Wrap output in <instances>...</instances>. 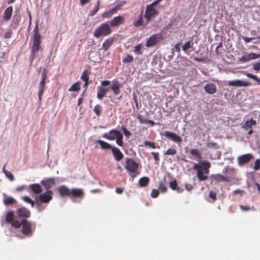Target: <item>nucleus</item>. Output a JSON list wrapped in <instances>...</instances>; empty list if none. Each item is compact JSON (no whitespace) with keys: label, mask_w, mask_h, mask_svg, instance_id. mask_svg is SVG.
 Returning <instances> with one entry per match:
<instances>
[{"label":"nucleus","mask_w":260,"mask_h":260,"mask_svg":"<svg viewBox=\"0 0 260 260\" xmlns=\"http://www.w3.org/2000/svg\"><path fill=\"white\" fill-rule=\"evenodd\" d=\"M5 219L6 222L10 224L13 228L19 229L21 227V222L14 219V212L13 211H10L6 214Z\"/></svg>","instance_id":"nucleus-8"},{"label":"nucleus","mask_w":260,"mask_h":260,"mask_svg":"<svg viewBox=\"0 0 260 260\" xmlns=\"http://www.w3.org/2000/svg\"><path fill=\"white\" fill-rule=\"evenodd\" d=\"M20 21V18L19 16H14L13 18L12 23L14 24L16 27L18 26Z\"/></svg>","instance_id":"nucleus-49"},{"label":"nucleus","mask_w":260,"mask_h":260,"mask_svg":"<svg viewBox=\"0 0 260 260\" xmlns=\"http://www.w3.org/2000/svg\"><path fill=\"white\" fill-rule=\"evenodd\" d=\"M254 38H249L247 37H242V39L246 42V43H249L251 42V41L253 39H254Z\"/></svg>","instance_id":"nucleus-62"},{"label":"nucleus","mask_w":260,"mask_h":260,"mask_svg":"<svg viewBox=\"0 0 260 260\" xmlns=\"http://www.w3.org/2000/svg\"><path fill=\"white\" fill-rule=\"evenodd\" d=\"M253 156L251 154H246L241 156H240L238 158V162L240 164H244L249 162Z\"/></svg>","instance_id":"nucleus-23"},{"label":"nucleus","mask_w":260,"mask_h":260,"mask_svg":"<svg viewBox=\"0 0 260 260\" xmlns=\"http://www.w3.org/2000/svg\"><path fill=\"white\" fill-rule=\"evenodd\" d=\"M190 153L192 156H196L197 159L202 158V154L197 149H191Z\"/></svg>","instance_id":"nucleus-35"},{"label":"nucleus","mask_w":260,"mask_h":260,"mask_svg":"<svg viewBox=\"0 0 260 260\" xmlns=\"http://www.w3.org/2000/svg\"><path fill=\"white\" fill-rule=\"evenodd\" d=\"M158 14V12L156 9L152 7V5H148L146 6L144 17L147 20V23H148L152 17H155Z\"/></svg>","instance_id":"nucleus-9"},{"label":"nucleus","mask_w":260,"mask_h":260,"mask_svg":"<svg viewBox=\"0 0 260 260\" xmlns=\"http://www.w3.org/2000/svg\"><path fill=\"white\" fill-rule=\"evenodd\" d=\"M244 74L247 77L252 79L255 81L257 82V84L260 85V78H258L256 76L253 75L250 73H247L246 72H244Z\"/></svg>","instance_id":"nucleus-37"},{"label":"nucleus","mask_w":260,"mask_h":260,"mask_svg":"<svg viewBox=\"0 0 260 260\" xmlns=\"http://www.w3.org/2000/svg\"><path fill=\"white\" fill-rule=\"evenodd\" d=\"M256 124V123L255 120L251 119L250 120H247L243 125L242 127L244 129H248V128H251L252 125H254Z\"/></svg>","instance_id":"nucleus-33"},{"label":"nucleus","mask_w":260,"mask_h":260,"mask_svg":"<svg viewBox=\"0 0 260 260\" xmlns=\"http://www.w3.org/2000/svg\"><path fill=\"white\" fill-rule=\"evenodd\" d=\"M117 132H120L119 131L116 130V129H111L110 130L109 133H106L103 134V137L107 139L108 140H115L118 136V134H117Z\"/></svg>","instance_id":"nucleus-19"},{"label":"nucleus","mask_w":260,"mask_h":260,"mask_svg":"<svg viewBox=\"0 0 260 260\" xmlns=\"http://www.w3.org/2000/svg\"><path fill=\"white\" fill-rule=\"evenodd\" d=\"M110 81L109 80H104L101 82V85L103 86H107L110 84Z\"/></svg>","instance_id":"nucleus-61"},{"label":"nucleus","mask_w":260,"mask_h":260,"mask_svg":"<svg viewBox=\"0 0 260 260\" xmlns=\"http://www.w3.org/2000/svg\"><path fill=\"white\" fill-rule=\"evenodd\" d=\"M111 150L115 159L117 161H120L123 158V154L119 148L113 146Z\"/></svg>","instance_id":"nucleus-22"},{"label":"nucleus","mask_w":260,"mask_h":260,"mask_svg":"<svg viewBox=\"0 0 260 260\" xmlns=\"http://www.w3.org/2000/svg\"><path fill=\"white\" fill-rule=\"evenodd\" d=\"M164 136L177 143H180L182 141V138L180 136L173 132L166 131L164 133Z\"/></svg>","instance_id":"nucleus-13"},{"label":"nucleus","mask_w":260,"mask_h":260,"mask_svg":"<svg viewBox=\"0 0 260 260\" xmlns=\"http://www.w3.org/2000/svg\"><path fill=\"white\" fill-rule=\"evenodd\" d=\"M41 36L39 32V25L37 23L33 30L32 45L31 46V60H34L35 54L41 50Z\"/></svg>","instance_id":"nucleus-2"},{"label":"nucleus","mask_w":260,"mask_h":260,"mask_svg":"<svg viewBox=\"0 0 260 260\" xmlns=\"http://www.w3.org/2000/svg\"><path fill=\"white\" fill-rule=\"evenodd\" d=\"M29 187L36 194H39L42 191L41 185L38 183L31 184L29 186Z\"/></svg>","instance_id":"nucleus-27"},{"label":"nucleus","mask_w":260,"mask_h":260,"mask_svg":"<svg viewBox=\"0 0 260 260\" xmlns=\"http://www.w3.org/2000/svg\"><path fill=\"white\" fill-rule=\"evenodd\" d=\"M84 196V192L81 188H72L71 189V198H82Z\"/></svg>","instance_id":"nucleus-16"},{"label":"nucleus","mask_w":260,"mask_h":260,"mask_svg":"<svg viewBox=\"0 0 260 260\" xmlns=\"http://www.w3.org/2000/svg\"><path fill=\"white\" fill-rule=\"evenodd\" d=\"M217 143H214V142H209V143H208L207 144V146L208 148H214V147H216L217 148Z\"/></svg>","instance_id":"nucleus-59"},{"label":"nucleus","mask_w":260,"mask_h":260,"mask_svg":"<svg viewBox=\"0 0 260 260\" xmlns=\"http://www.w3.org/2000/svg\"><path fill=\"white\" fill-rule=\"evenodd\" d=\"M16 213L18 217L28 218L30 216V212L25 207H21L17 209Z\"/></svg>","instance_id":"nucleus-15"},{"label":"nucleus","mask_w":260,"mask_h":260,"mask_svg":"<svg viewBox=\"0 0 260 260\" xmlns=\"http://www.w3.org/2000/svg\"><path fill=\"white\" fill-rule=\"evenodd\" d=\"M152 155L153 156V158L155 161H158L159 160V153L158 152H152Z\"/></svg>","instance_id":"nucleus-55"},{"label":"nucleus","mask_w":260,"mask_h":260,"mask_svg":"<svg viewBox=\"0 0 260 260\" xmlns=\"http://www.w3.org/2000/svg\"><path fill=\"white\" fill-rule=\"evenodd\" d=\"M124 17L119 15L113 18V19L108 22L110 27H116L124 23Z\"/></svg>","instance_id":"nucleus-11"},{"label":"nucleus","mask_w":260,"mask_h":260,"mask_svg":"<svg viewBox=\"0 0 260 260\" xmlns=\"http://www.w3.org/2000/svg\"><path fill=\"white\" fill-rule=\"evenodd\" d=\"M191 42L190 41L186 42L182 46V50L186 52L189 48H191Z\"/></svg>","instance_id":"nucleus-48"},{"label":"nucleus","mask_w":260,"mask_h":260,"mask_svg":"<svg viewBox=\"0 0 260 260\" xmlns=\"http://www.w3.org/2000/svg\"><path fill=\"white\" fill-rule=\"evenodd\" d=\"M228 85L230 86H248L250 85V83L246 81H242L240 80H236L234 81H230L228 82Z\"/></svg>","instance_id":"nucleus-17"},{"label":"nucleus","mask_w":260,"mask_h":260,"mask_svg":"<svg viewBox=\"0 0 260 260\" xmlns=\"http://www.w3.org/2000/svg\"><path fill=\"white\" fill-rule=\"evenodd\" d=\"M114 40V38H110L106 39L103 43V49L106 51H107L112 45Z\"/></svg>","instance_id":"nucleus-29"},{"label":"nucleus","mask_w":260,"mask_h":260,"mask_svg":"<svg viewBox=\"0 0 260 260\" xmlns=\"http://www.w3.org/2000/svg\"><path fill=\"white\" fill-rule=\"evenodd\" d=\"M3 172H4V173L5 174V175L11 180V181H13L14 180V176L13 175H12V174L8 171L7 170H6L5 169V166L3 167Z\"/></svg>","instance_id":"nucleus-42"},{"label":"nucleus","mask_w":260,"mask_h":260,"mask_svg":"<svg viewBox=\"0 0 260 260\" xmlns=\"http://www.w3.org/2000/svg\"><path fill=\"white\" fill-rule=\"evenodd\" d=\"M58 191L59 195L61 197L70 196L71 189L65 185H61L58 187Z\"/></svg>","instance_id":"nucleus-20"},{"label":"nucleus","mask_w":260,"mask_h":260,"mask_svg":"<svg viewBox=\"0 0 260 260\" xmlns=\"http://www.w3.org/2000/svg\"><path fill=\"white\" fill-rule=\"evenodd\" d=\"M94 112L96 115L99 117L101 115L102 111V107L100 105H96L93 109Z\"/></svg>","instance_id":"nucleus-40"},{"label":"nucleus","mask_w":260,"mask_h":260,"mask_svg":"<svg viewBox=\"0 0 260 260\" xmlns=\"http://www.w3.org/2000/svg\"><path fill=\"white\" fill-rule=\"evenodd\" d=\"M121 130L126 137H129L131 135V132L128 131L124 126L121 127Z\"/></svg>","instance_id":"nucleus-50"},{"label":"nucleus","mask_w":260,"mask_h":260,"mask_svg":"<svg viewBox=\"0 0 260 260\" xmlns=\"http://www.w3.org/2000/svg\"><path fill=\"white\" fill-rule=\"evenodd\" d=\"M260 169V159H257L255 160L254 163V169L257 170Z\"/></svg>","instance_id":"nucleus-53"},{"label":"nucleus","mask_w":260,"mask_h":260,"mask_svg":"<svg viewBox=\"0 0 260 260\" xmlns=\"http://www.w3.org/2000/svg\"><path fill=\"white\" fill-rule=\"evenodd\" d=\"M41 183L46 191L50 190V189L55 185V179L54 178H47L42 180Z\"/></svg>","instance_id":"nucleus-14"},{"label":"nucleus","mask_w":260,"mask_h":260,"mask_svg":"<svg viewBox=\"0 0 260 260\" xmlns=\"http://www.w3.org/2000/svg\"><path fill=\"white\" fill-rule=\"evenodd\" d=\"M81 79L84 82L88 81L89 76L88 74V71L87 70H85L83 72L81 77Z\"/></svg>","instance_id":"nucleus-46"},{"label":"nucleus","mask_w":260,"mask_h":260,"mask_svg":"<svg viewBox=\"0 0 260 260\" xmlns=\"http://www.w3.org/2000/svg\"><path fill=\"white\" fill-rule=\"evenodd\" d=\"M112 29L108 22L103 23L97 27L94 32L93 36L96 38L108 36L112 33Z\"/></svg>","instance_id":"nucleus-4"},{"label":"nucleus","mask_w":260,"mask_h":260,"mask_svg":"<svg viewBox=\"0 0 260 260\" xmlns=\"http://www.w3.org/2000/svg\"><path fill=\"white\" fill-rule=\"evenodd\" d=\"M118 134L117 137L115 139L116 140V143L119 146H122L123 142V135L121 132H117Z\"/></svg>","instance_id":"nucleus-36"},{"label":"nucleus","mask_w":260,"mask_h":260,"mask_svg":"<svg viewBox=\"0 0 260 260\" xmlns=\"http://www.w3.org/2000/svg\"><path fill=\"white\" fill-rule=\"evenodd\" d=\"M211 167L210 162L207 160L201 161L200 164H195L192 169L197 171V175L200 181L206 180Z\"/></svg>","instance_id":"nucleus-1"},{"label":"nucleus","mask_w":260,"mask_h":260,"mask_svg":"<svg viewBox=\"0 0 260 260\" xmlns=\"http://www.w3.org/2000/svg\"><path fill=\"white\" fill-rule=\"evenodd\" d=\"M143 24V11L141 12L138 20L133 22V25L136 27L141 26Z\"/></svg>","instance_id":"nucleus-34"},{"label":"nucleus","mask_w":260,"mask_h":260,"mask_svg":"<svg viewBox=\"0 0 260 260\" xmlns=\"http://www.w3.org/2000/svg\"><path fill=\"white\" fill-rule=\"evenodd\" d=\"M210 178L212 179V181H215L216 183H219L220 182H229L230 180L226 177L220 174H214L210 176Z\"/></svg>","instance_id":"nucleus-18"},{"label":"nucleus","mask_w":260,"mask_h":260,"mask_svg":"<svg viewBox=\"0 0 260 260\" xmlns=\"http://www.w3.org/2000/svg\"><path fill=\"white\" fill-rule=\"evenodd\" d=\"M159 192L156 189H153L151 190V197L153 198H157L158 196Z\"/></svg>","instance_id":"nucleus-51"},{"label":"nucleus","mask_w":260,"mask_h":260,"mask_svg":"<svg viewBox=\"0 0 260 260\" xmlns=\"http://www.w3.org/2000/svg\"><path fill=\"white\" fill-rule=\"evenodd\" d=\"M158 188L162 192H165L167 191L168 189L166 185L163 182H160L159 184Z\"/></svg>","instance_id":"nucleus-47"},{"label":"nucleus","mask_w":260,"mask_h":260,"mask_svg":"<svg viewBox=\"0 0 260 260\" xmlns=\"http://www.w3.org/2000/svg\"><path fill=\"white\" fill-rule=\"evenodd\" d=\"M111 13L110 12V11H107V12H104V13H103L102 14V17H104V18H109L111 16Z\"/></svg>","instance_id":"nucleus-60"},{"label":"nucleus","mask_w":260,"mask_h":260,"mask_svg":"<svg viewBox=\"0 0 260 260\" xmlns=\"http://www.w3.org/2000/svg\"><path fill=\"white\" fill-rule=\"evenodd\" d=\"M15 202V199L11 197H8L4 200V203L6 205H12Z\"/></svg>","instance_id":"nucleus-45"},{"label":"nucleus","mask_w":260,"mask_h":260,"mask_svg":"<svg viewBox=\"0 0 260 260\" xmlns=\"http://www.w3.org/2000/svg\"><path fill=\"white\" fill-rule=\"evenodd\" d=\"M252 69L255 71L260 70V62H255L253 64Z\"/></svg>","instance_id":"nucleus-54"},{"label":"nucleus","mask_w":260,"mask_h":260,"mask_svg":"<svg viewBox=\"0 0 260 260\" xmlns=\"http://www.w3.org/2000/svg\"><path fill=\"white\" fill-rule=\"evenodd\" d=\"M120 84L117 81H113L112 84L111 85L110 88L113 92L115 95H117L120 92Z\"/></svg>","instance_id":"nucleus-24"},{"label":"nucleus","mask_w":260,"mask_h":260,"mask_svg":"<svg viewBox=\"0 0 260 260\" xmlns=\"http://www.w3.org/2000/svg\"><path fill=\"white\" fill-rule=\"evenodd\" d=\"M53 198V192L51 190L46 191L35 198L36 204L40 205V203H48Z\"/></svg>","instance_id":"nucleus-6"},{"label":"nucleus","mask_w":260,"mask_h":260,"mask_svg":"<svg viewBox=\"0 0 260 260\" xmlns=\"http://www.w3.org/2000/svg\"><path fill=\"white\" fill-rule=\"evenodd\" d=\"M185 189L188 190L190 191L193 188V186L191 184H188L186 183L185 185Z\"/></svg>","instance_id":"nucleus-63"},{"label":"nucleus","mask_w":260,"mask_h":260,"mask_svg":"<svg viewBox=\"0 0 260 260\" xmlns=\"http://www.w3.org/2000/svg\"><path fill=\"white\" fill-rule=\"evenodd\" d=\"M97 143H99L102 149H111L113 146H112L110 144L101 140H98Z\"/></svg>","instance_id":"nucleus-30"},{"label":"nucleus","mask_w":260,"mask_h":260,"mask_svg":"<svg viewBox=\"0 0 260 260\" xmlns=\"http://www.w3.org/2000/svg\"><path fill=\"white\" fill-rule=\"evenodd\" d=\"M80 82H77L75 83L69 89V91H77L80 89Z\"/></svg>","instance_id":"nucleus-38"},{"label":"nucleus","mask_w":260,"mask_h":260,"mask_svg":"<svg viewBox=\"0 0 260 260\" xmlns=\"http://www.w3.org/2000/svg\"><path fill=\"white\" fill-rule=\"evenodd\" d=\"M134 61L133 56L129 54H126V56L122 59V61L124 63H131Z\"/></svg>","instance_id":"nucleus-41"},{"label":"nucleus","mask_w":260,"mask_h":260,"mask_svg":"<svg viewBox=\"0 0 260 260\" xmlns=\"http://www.w3.org/2000/svg\"><path fill=\"white\" fill-rule=\"evenodd\" d=\"M13 8L12 6H9L4 11L3 19L5 21H9L12 17Z\"/></svg>","instance_id":"nucleus-21"},{"label":"nucleus","mask_w":260,"mask_h":260,"mask_svg":"<svg viewBox=\"0 0 260 260\" xmlns=\"http://www.w3.org/2000/svg\"><path fill=\"white\" fill-rule=\"evenodd\" d=\"M144 144L146 146H149L151 148L155 149L156 148L155 143L154 142L146 141H145Z\"/></svg>","instance_id":"nucleus-52"},{"label":"nucleus","mask_w":260,"mask_h":260,"mask_svg":"<svg viewBox=\"0 0 260 260\" xmlns=\"http://www.w3.org/2000/svg\"><path fill=\"white\" fill-rule=\"evenodd\" d=\"M139 164L133 158H127L126 159L125 168L133 178L139 174Z\"/></svg>","instance_id":"nucleus-3"},{"label":"nucleus","mask_w":260,"mask_h":260,"mask_svg":"<svg viewBox=\"0 0 260 260\" xmlns=\"http://www.w3.org/2000/svg\"><path fill=\"white\" fill-rule=\"evenodd\" d=\"M120 6L118 5L116 6L115 7L112 8L109 11L111 13V15H113V14H115L117 12L118 9L120 8Z\"/></svg>","instance_id":"nucleus-58"},{"label":"nucleus","mask_w":260,"mask_h":260,"mask_svg":"<svg viewBox=\"0 0 260 260\" xmlns=\"http://www.w3.org/2000/svg\"><path fill=\"white\" fill-rule=\"evenodd\" d=\"M204 89L207 93L211 94L215 93L217 90L216 85L212 83L205 85Z\"/></svg>","instance_id":"nucleus-26"},{"label":"nucleus","mask_w":260,"mask_h":260,"mask_svg":"<svg viewBox=\"0 0 260 260\" xmlns=\"http://www.w3.org/2000/svg\"><path fill=\"white\" fill-rule=\"evenodd\" d=\"M150 181V179L148 177H143L141 178L139 181L140 187H143L146 186Z\"/></svg>","instance_id":"nucleus-32"},{"label":"nucleus","mask_w":260,"mask_h":260,"mask_svg":"<svg viewBox=\"0 0 260 260\" xmlns=\"http://www.w3.org/2000/svg\"><path fill=\"white\" fill-rule=\"evenodd\" d=\"M98 89L97 98L100 100H102L106 96L107 93L109 91L108 88H105L102 86H99L98 87Z\"/></svg>","instance_id":"nucleus-25"},{"label":"nucleus","mask_w":260,"mask_h":260,"mask_svg":"<svg viewBox=\"0 0 260 260\" xmlns=\"http://www.w3.org/2000/svg\"><path fill=\"white\" fill-rule=\"evenodd\" d=\"M169 186L172 190H176L178 193H181L184 190L183 188H180L178 186L177 182L176 180L170 182Z\"/></svg>","instance_id":"nucleus-28"},{"label":"nucleus","mask_w":260,"mask_h":260,"mask_svg":"<svg viewBox=\"0 0 260 260\" xmlns=\"http://www.w3.org/2000/svg\"><path fill=\"white\" fill-rule=\"evenodd\" d=\"M209 197L213 200V201H215L216 200V193L213 191H210L209 192Z\"/></svg>","instance_id":"nucleus-56"},{"label":"nucleus","mask_w":260,"mask_h":260,"mask_svg":"<svg viewBox=\"0 0 260 260\" xmlns=\"http://www.w3.org/2000/svg\"><path fill=\"white\" fill-rule=\"evenodd\" d=\"M20 222L21 226L22 225V234L26 236H31L36 228L35 223H31L26 219H22Z\"/></svg>","instance_id":"nucleus-5"},{"label":"nucleus","mask_w":260,"mask_h":260,"mask_svg":"<svg viewBox=\"0 0 260 260\" xmlns=\"http://www.w3.org/2000/svg\"><path fill=\"white\" fill-rule=\"evenodd\" d=\"M142 44H139L137 46L134 47V52L138 55H141L142 54Z\"/></svg>","instance_id":"nucleus-39"},{"label":"nucleus","mask_w":260,"mask_h":260,"mask_svg":"<svg viewBox=\"0 0 260 260\" xmlns=\"http://www.w3.org/2000/svg\"><path fill=\"white\" fill-rule=\"evenodd\" d=\"M12 31L11 30H8V31L6 32L4 34V37L6 39H9L11 37L12 35Z\"/></svg>","instance_id":"nucleus-57"},{"label":"nucleus","mask_w":260,"mask_h":260,"mask_svg":"<svg viewBox=\"0 0 260 260\" xmlns=\"http://www.w3.org/2000/svg\"><path fill=\"white\" fill-rule=\"evenodd\" d=\"M99 6H100V1H98L96 3V5L95 6L94 9L91 10L90 12L89 15L90 16H94L99 10Z\"/></svg>","instance_id":"nucleus-44"},{"label":"nucleus","mask_w":260,"mask_h":260,"mask_svg":"<svg viewBox=\"0 0 260 260\" xmlns=\"http://www.w3.org/2000/svg\"><path fill=\"white\" fill-rule=\"evenodd\" d=\"M137 118L141 123L150 124L151 126L155 125V122L153 120L144 119L141 115H138Z\"/></svg>","instance_id":"nucleus-31"},{"label":"nucleus","mask_w":260,"mask_h":260,"mask_svg":"<svg viewBox=\"0 0 260 260\" xmlns=\"http://www.w3.org/2000/svg\"><path fill=\"white\" fill-rule=\"evenodd\" d=\"M177 153V150L173 148H169L166 151L164 152L165 155H174Z\"/></svg>","instance_id":"nucleus-43"},{"label":"nucleus","mask_w":260,"mask_h":260,"mask_svg":"<svg viewBox=\"0 0 260 260\" xmlns=\"http://www.w3.org/2000/svg\"><path fill=\"white\" fill-rule=\"evenodd\" d=\"M162 36L161 33L155 34L151 35L146 41V46L150 47L154 46L157 42L161 40Z\"/></svg>","instance_id":"nucleus-10"},{"label":"nucleus","mask_w":260,"mask_h":260,"mask_svg":"<svg viewBox=\"0 0 260 260\" xmlns=\"http://www.w3.org/2000/svg\"><path fill=\"white\" fill-rule=\"evenodd\" d=\"M124 191L123 188H117L115 189V191L117 193L121 194Z\"/></svg>","instance_id":"nucleus-64"},{"label":"nucleus","mask_w":260,"mask_h":260,"mask_svg":"<svg viewBox=\"0 0 260 260\" xmlns=\"http://www.w3.org/2000/svg\"><path fill=\"white\" fill-rule=\"evenodd\" d=\"M47 78V70L46 69H44L42 73V80L39 86L38 99L39 102H41L42 101V98L46 86V81Z\"/></svg>","instance_id":"nucleus-7"},{"label":"nucleus","mask_w":260,"mask_h":260,"mask_svg":"<svg viewBox=\"0 0 260 260\" xmlns=\"http://www.w3.org/2000/svg\"><path fill=\"white\" fill-rule=\"evenodd\" d=\"M258 58H260V54L251 53L244 55L241 57L239 58L238 61L240 63H245L249 60L255 59Z\"/></svg>","instance_id":"nucleus-12"}]
</instances>
